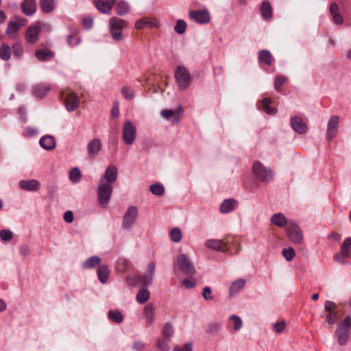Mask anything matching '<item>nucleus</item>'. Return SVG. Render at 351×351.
Segmentation results:
<instances>
[{
    "instance_id": "nucleus-38",
    "label": "nucleus",
    "mask_w": 351,
    "mask_h": 351,
    "mask_svg": "<svg viewBox=\"0 0 351 351\" xmlns=\"http://www.w3.org/2000/svg\"><path fill=\"white\" fill-rule=\"evenodd\" d=\"M40 8L44 13H50L54 9L53 0H40Z\"/></svg>"
},
{
    "instance_id": "nucleus-21",
    "label": "nucleus",
    "mask_w": 351,
    "mask_h": 351,
    "mask_svg": "<svg viewBox=\"0 0 351 351\" xmlns=\"http://www.w3.org/2000/svg\"><path fill=\"white\" fill-rule=\"evenodd\" d=\"M22 12L27 16H32L36 11L35 0H25L21 4Z\"/></svg>"
},
{
    "instance_id": "nucleus-43",
    "label": "nucleus",
    "mask_w": 351,
    "mask_h": 351,
    "mask_svg": "<svg viewBox=\"0 0 351 351\" xmlns=\"http://www.w3.org/2000/svg\"><path fill=\"white\" fill-rule=\"evenodd\" d=\"M271 101L269 98H265L262 101L263 108L264 111L268 114H274L276 112V110L274 108L270 107V104Z\"/></svg>"
},
{
    "instance_id": "nucleus-50",
    "label": "nucleus",
    "mask_w": 351,
    "mask_h": 351,
    "mask_svg": "<svg viewBox=\"0 0 351 351\" xmlns=\"http://www.w3.org/2000/svg\"><path fill=\"white\" fill-rule=\"evenodd\" d=\"M173 332V327L171 324L167 323L162 329V334L165 339L170 338Z\"/></svg>"
},
{
    "instance_id": "nucleus-6",
    "label": "nucleus",
    "mask_w": 351,
    "mask_h": 351,
    "mask_svg": "<svg viewBox=\"0 0 351 351\" xmlns=\"http://www.w3.org/2000/svg\"><path fill=\"white\" fill-rule=\"evenodd\" d=\"M110 31L113 40H121L123 38V29L126 27L127 22L117 17H112L109 21Z\"/></svg>"
},
{
    "instance_id": "nucleus-48",
    "label": "nucleus",
    "mask_w": 351,
    "mask_h": 351,
    "mask_svg": "<svg viewBox=\"0 0 351 351\" xmlns=\"http://www.w3.org/2000/svg\"><path fill=\"white\" fill-rule=\"evenodd\" d=\"M186 28V23L184 21L179 19L176 22V25L174 27L176 32L180 34H182L185 32Z\"/></svg>"
},
{
    "instance_id": "nucleus-61",
    "label": "nucleus",
    "mask_w": 351,
    "mask_h": 351,
    "mask_svg": "<svg viewBox=\"0 0 351 351\" xmlns=\"http://www.w3.org/2000/svg\"><path fill=\"white\" fill-rule=\"evenodd\" d=\"M174 351H193V346L191 343H187L182 347L176 346Z\"/></svg>"
},
{
    "instance_id": "nucleus-27",
    "label": "nucleus",
    "mask_w": 351,
    "mask_h": 351,
    "mask_svg": "<svg viewBox=\"0 0 351 351\" xmlns=\"http://www.w3.org/2000/svg\"><path fill=\"white\" fill-rule=\"evenodd\" d=\"M97 273L99 280L101 283L104 284L107 282L109 278L110 269L106 265H99L97 268Z\"/></svg>"
},
{
    "instance_id": "nucleus-11",
    "label": "nucleus",
    "mask_w": 351,
    "mask_h": 351,
    "mask_svg": "<svg viewBox=\"0 0 351 351\" xmlns=\"http://www.w3.org/2000/svg\"><path fill=\"white\" fill-rule=\"evenodd\" d=\"M137 216V207L135 206H130L123 216V226L126 229L130 228L135 223Z\"/></svg>"
},
{
    "instance_id": "nucleus-17",
    "label": "nucleus",
    "mask_w": 351,
    "mask_h": 351,
    "mask_svg": "<svg viewBox=\"0 0 351 351\" xmlns=\"http://www.w3.org/2000/svg\"><path fill=\"white\" fill-rule=\"evenodd\" d=\"M102 144L99 139L94 138L91 140L88 145L87 150L89 157L93 158L99 154L101 150Z\"/></svg>"
},
{
    "instance_id": "nucleus-10",
    "label": "nucleus",
    "mask_w": 351,
    "mask_h": 351,
    "mask_svg": "<svg viewBox=\"0 0 351 351\" xmlns=\"http://www.w3.org/2000/svg\"><path fill=\"white\" fill-rule=\"evenodd\" d=\"M287 234L290 240L295 243L299 244L303 241V235L300 228L297 224L291 221L288 223Z\"/></svg>"
},
{
    "instance_id": "nucleus-55",
    "label": "nucleus",
    "mask_w": 351,
    "mask_h": 351,
    "mask_svg": "<svg viewBox=\"0 0 351 351\" xmlns=\"http://www.w3.org/2000/svg\"><path fill=\"white\" fill-rule=\"evenodd\" d=\"M145 26L149 27H158L159 26L158 21L155 18H144Z\"/></svg>"
},
{
    "instance_id": "nucleus-60",
    "label": "nucleus",
    "mask_w": 351,
    "mask_h": 351,
    "mask_svg": "<svg viewBox=\"0 0 351 351\" xmlns=\"http://www.w3.org/2000/svg\"><path fill=\"white\" fill-rule=\"evenodd\" d=\"M212 291L209 287H206L203 289L202 296L206 300H210L213 299V296L211 295Z\"/></svg>"
},
{
    "instance_id": "nucleus-29",
    "label": "nucleus",
    "mask_w": 351,
    "mask_h": 351,
    "mask_svg": "<svg viewBox=\"0 0 351 351\" xmlns=\"http://www.w3.org/2000/svg\"><path fill=\"white\" fill-rule=\"evenodd\" d=\"M261 12L263 18L265 20L271 19L273 11L269 1H263L261 6Z\"/></svg>"
},
{
    "instance_id": "nucleus-63",
    "label": "nucleus",
    "mask_w": 351,
    "mask_h": 351,
    "mask_svg": "<svg viewBox=\"0 0 351 351\" xmlns=\"http://www.w3.org/2000/svg\"><path fill=\"white\" fill-rule=\"evenodd\" d=\"M335 302L330 301V300L326 301V302L324 304V308L327 312H328V313L333 312L334 311L333 309L335 308Z\"/></svg>"
},
{
    "instance_id": "nucleus-30",
    "label": "nucleus",
    "mask_w": 351,
    "mask_h": 351,
    "mask_svg": "<svg viewBox=\"0 0 351 351\" xmlns=\"http://www.w3.org/2000/svg\"><path fill=\"white\" fill-rule=\"evenodd\" d=\"M271 221L279 228H284L289 223L285 216L280 213L273 215L271 217Z\"/></svg>"
},
{
    "instance_id": "nucleus-62",
    "label": "nucleus",
    "mask_w": 351,
    "mask_h": 351,
    "mask_svg": "<svg viewBox=\"0 0 351 351\" xmlns=\"http://www.w3.org/2000/svg\"><path fill=\"white\" fill-rule=\"evenodd\" d=\"M183 285L187 289H191L195 287L196 283L193 279H184L182 281Z\"/></svg>"
},
{
    "instance_id": "nucleus-33",
    "label": "nucleus",
    "mask_w": 351,
    "mask_h": 351,
    "mask_svg": "<svg viewBox=\"0 0 351 351\" xmlns=\"http://www.w3.org/2000/svg\"><path fill=\"white\" fill-rule=\"evenodd\" d=\"M236 201L233 199L224 200L220 206V211L222 213H228L234 210Z\"/></svg>"
},
{
    "instance_id": "nucleus-40",
    "label": "nucleus",
    "mask_w": 351,
    "mask_h": 351,
    "mask_svg": "<svg viewBox=\"0 0 351 351\" xmlns=\"http://www.w3.org/2000/svg\"><path fill=\"white\" fill-rule=\"evenodd\" d=\"M150 296L149 291L146 289H141L136 295V300L140 304L145 303L149 299Z\"/></svg>"
},
{
    "instance_id": "nucleus-52",
    "label": "nucleus",
    "mask_w": 351,
    "mask_h": 351,
    "mask_svg": "<svg viewBox=\"0 0 351 351\" xmlns=\"http://www.w3.org/2000/svg\"><path fill=\"white\" fill-rule=\"evenodd\" d=\"M13 238V233L9 230H1L0 231V239L3 241H9Z\"/></svg>"
},
{
    "instance_id": "nucleus-20",
    "label": "nucleus",
    "mask_w": 351,
    "mask_h": 351,
    "mask_svg": "<svg viewBox=\"0 0 351 351\" xmlns=\"http://www.w3.org/2000/svg\"><path fill=\"white\" fill-rule=\"evenodd\" d=\"M182 111L177 112L173 110H163L161 115L166 119L169 120L173 124L176 125L180 121V117Z\"/></svg>"
},
{
    "instance_id": "nucleus-28",
    "label": "nucleus",
    "mask_w": 351,
    "mask_h": 351,
    "mask_svg": "<svg viewBox=\"0 0 351 351\" xmlns=\"http://www.w3.org/2000/svg\"><path fill=\"white\" fill-rule=\"evenodd\" d=\"M258 61L266 64L267 66H271L274 59L268 50L263 49L258 52Z\"/></svg>"
},
{
    "instance_id": "nucleus-44",
    "label": "nucleus",
    "mask_w": 351,
    "mask_h": 351,
    "mask_svg": "<svg viewBox=\"0 0 351 351\" xmlns=\"http://www.w3.org/2000/svg\"><path fill=\"white\" fill-rule=\"evenodd\" d=\"M149 191L156 195L160 196L163 195L165 192V189L161 184H154L149 186Z\"/></svg>"
},
{
    "instance_id": "nucleus-18",
    "label": "nucleus",
    "mask_w": 351,
    "mask_h": 351,
    "mask_svg": "<svg viewBox=\"0 0 351 351\" xmlns=\"http://www.w3.org/2000/svg\"><path fill=\"white\" fill-rule=\"evenodd\" d=\"M339 118L337 115L332 116L328 123L327 125V136L328 138H333L336 134L339 125Z\"/></svg>"
},
{
    "instance_id": "nucleus-54",
    "label": "nucleus",
    "mask_w": 351,
    "mask_h": 351,
    "mask_svg": "<svg viewBox=\"0 0 351 351\" xmlns=\"http://www.w3.org/2000/svg\"><path fill=\"white\" fill-rule=\"evenodd\" d=\"M339 319L338 313L335 311L328 313V315L326 316V322L329 324H334L337 322Z\"/></svg>"
},
{
    "instance_id": "nucleus-37",
    "label": "nucleus",
    "mask_w": 351,
    "mask_h": 351,
    "mask_svg": "<svg viewBox=\"0 0 351 351\" xmlns=\"http://www.w3.org/2000/svg\"><path fill=\"white\" fill-rule=\"evenodd\" d=\"M129 12L130 6L127 2L121 1L117 4L116 12L118 15L123 16Z\"/></svg>"
},
{
    "instance_id": "nucleus-3",
    "label": "nucleus",
    "mask_w": 351,
    "mask_h": 351,
    "mask_svg": "<svg viewBox=\"0 0 351 351\" xmlns=\"http://www.w3.org/2000/svg\"><path fill=\"white\" fill-rule=\"evenodd\" d=\"M60 97L69 112H73L79 108L80 99L77 94L73 90L71 89L62 90L60 93Z\"/></svg>"
},
{
    "instance_id": "nucleus-56",
    "label": "nucleus",
    "mask_w": 351,
    "mask_h": 351,
    "mask_svg": "<svg viewBox=\"0 0 351 351\" xmlns=\"http://www.w3.org/2000/svg\"><path fill=\"white\" fill-rule=\"evenodd\" d=\"M141 280V276H127L126 282L132 287H134L137 285V282Z\"/></svg>"
},
{
    "instance_id": "nucleus-47",
    "label": "nucleus",
    "mask_w": 351,
    "mask_h": 351,
    "mask_svg": "<svg viewBox=\"0 0 351 351\" xmlns=\"http://www.w3.org/2000/svg\"><path fill=\"white\" fill-rule=\"evenodd\" d=\"M129 266V262L125 258H119L117 261V268L119 271H126L128 269Z\"/></svg>"
},
{
    "instance_id": "nucleus-19",
    "label": "nucleus",
    "mask_w": 351,
    "mask_h": 351,
    "mask_svg": "<svg viewBox=\"0 0 351 351\" xmlns=\"http://www.w3.org/2000/svg\"><path fill=\"white\" fill-rule=\"evenodd\" d=\"M39 34L40 33L34 24L28 27L25 34V38L27 43L29 44L36 43L38 40Z\"/></svg>"
},
{
    "instance_id": "nucleus-5",
    "label": "nucleus",
    "mask_w": 351,
    "mask_h": 351,
    "mask_svg": "<svg viewBox=\"0 0 351 351\" xmlns=\"http://www.w3.org/2000/svg\"><path fill=\"white\" fill-rule=\"evenodd\" d=\"M27 23V20L21 16H15L14 20L10 21L8 23L7 29L5 30L6 36L12 39L16 40L19 36V32L21 28L25 26Z\"/></svg>"
},
{
    "instance_id": "nucleus-45",
    "label": "nucleus",
    "mask_w": 351,
    "mask_h": 351,
    "mask_svg": "<svg viewBox=\"0 0 351 351\" xmlns=\"http://www.w3.org/2000/svg\"><path fill=\"white\" fill-rule=\"evenodd\" d=\"M39 33L49 32L51 30V26L49 23L38 21L34 23Z\"/></svg>"
},
{
    "instance_id": "nucleus-41",
    "label": "nucleus",
    "mask_w": 351,
    "mask_h": 351,
    "mask_svg": "<svg viewBox=\"0 0 351 351\" xmlns=\"http://www.w3.org/2000/svg\"><path fill=\"white\" fill-rule=\"evenodd\" d=\"M82 175L80 170L77 167H74L69 172V179L73 183L78 182Z\"/></svg>"
},
{
    "instance_id": "nucleus-59",
    "label": "nucleus",
    "mask_w": 351,
    "mask_h": 351,
    "mask_svg": "<svg viewBox=\"0 0 351 351\" xmlns=\"http://www.w3.org/2000/svg\"><path fill=\"white\" fill-rule=\"evenodd\" d=\"M83 26L86 29H90L93 24V19L91 16H86L82 21Z\"/></svg>"
},
{
    "instance_id": "nucleus-13",
    "label": "nucleus",
    "mask_w": 351,
    "mask_h": 351,
    "mask_svg": "<svg viewBox=\"0 0 351 351\" xmlns=\"http://www.w3.org/2000/svg\"><path fill=\"white\" fill-rule=\"evenodd\" d=\"M189 17L200 24L208 23L210 21V14L207 10H191Z\"/></svg>"
},
{
    "instance_id": "nucleus-36",
    "label": "nucleus",
    "mask_w": 351,
    "mask_h": 351,
    "mask_svg": "<svg viewBox=\"0 0 351 351\" xmlns=\"http://www.w3.org/2000/svg\"><path fill=\"white\" fill-rule=\"evenodd\" d=\"M11 56V48L5 43L0 45V58L4 61L10 60Z\"/></svg>"
},
{
    "instance_id": "nucleus-57",
    "label": "nucleus",
    "mask_w": 351,
    "mask_h": 351,
    "mask_svg": "<svg viewBox=\"0 0 351 351\" xmlns=\"http://www.w3.org/2000/svg\"><path fill=\"white\" fill-rule=\"evenodd\" d=\"M14 55L16 57H21L23 54V47L21 43H14L12 45Z\"/></svg>"
},
{
    "instance_id": "nucleus-15",
    "label": "nucleus",
    "mask_w": 351,
    "mask_h": 351,
    "mask_svg": "<svg viewBox=\"0 0 351 351\" xmlns=\"http://www.w3.org/2000/svg\"><path fill=\"white\" fill-rule=\"evenodd\" d=\"M155 267L156 265L154 262L149 263L144 275L141 276V281L144 287H147L152 284L155 274Z\"/></svg>"
},
{
    "instance_id": "nucleus-2",
    "label": "nucleus",
    "mask_w": 351,
    "mask_h": 351,
    "mask_svg": "<svg viewBox=\"0 0 351 351\" xmlns=\"http://www.w3.org/2000/svg\"><path fill=\"white\" fill-rule=\"evenodd\" d=\"M252 173L257 180L262 182H269L274 177V172L269 168L265 167L260 161L253 163Z\"/></svg>"
},
{
    "instance_id": "nucleus-22",
    "label": "nucleus",
    "mask_w": 351,
    "mask_h": 351,
    "mask_svg": "<svg viewBox=\"0 0 351 351\" xmlns=\"http://www.w3.org/2000/svg\"><path fill=\"white\" fill-rule=\"evenodd\" d=\"M40 184L36 180H21L19 187L25 191H36L40 189Z\"/></svg>"
},
{
    "instance_id": "nucleus-9",
    "label": "nucleus",
    "mask_w": 351,
    "mask_h": 351,
    "mask_svg": "<svg viewBox=\"0 0 351 351\" xmlns=\"http://www.w3.org/2000/svg\"><path fill=\"white\" fill-rule=\"evenodd\" d=\"M136 136V128L130 121H127L123 123L122 137L124 143L130 145L134 143Z\"/></svg>"
},
{
    "instance_id": "nucleus-12",
    "label": "nucleus",
    "mask_w": 351,
    "mask_h": 351,
    "mask_svg": "<svg viewBox=\"0 0 351 351\" xmlns=\"http://www.w3.org/2000/svg\"><path fill=\"white\" fill-rule=\"evenodd\" d=\"M351 247V237H348L344 240L341 246L339 254L335 255V259L340 263H344L346 258L350 256V248Z\"/></svg>"
},
{
    "instance_id": "nucleus-16",
    "label": "nucleus",
    "mask_w": 351,
    "mask_h": 351,
    "mask_svg": "<svg viewBox=\"0 0 351 351\" xmlns=\"http://www.w3.org/2000/svg\"><path fill=\"white\" fill-rule=\"evenodd\" d=\"M291 125L292 129L300 134L307 132L308 127L300 117H294L291 119Z\"/></svg>"
},
{
    "instance_id": "nucleus-7",
    "label": "nucleus",
    "mask_w": 351,
    "mask_h": 351,
    "mask_svg": "<svg viewBox=\"0 0 351 351\" xmlns=\"http://www.w3.org/2000/svg\"><path fill=\"white\" fill-rule=\"evenodd\" d=\"M175 79L178 86L181 90H186L191 84L190 73L184 66H179L175 71Z\"/></svg>"
},
{
    "instance_id": "nucleus-35",
    "label": "nucleus",
    "mask_w": 351,
    "mask_h": 351,
    "mask_svg": "<svg viewBox=\"0 0 351 351\" xmlns=\"http://www.w3.org/2000/svg\"><path fill=\"white\" fill-rule=\"evenodd\" d=\"M108 317L116 324H120L123 320V316L119 310H110L108 313Z\"/></svg>"
},
{
    "instance_id": "nucleus-32",
    "label": "nucleus",
    "mask_w": 351,
    "mask_h": 351,
    "mask_svg": "<svg viewBox=\"0 0 351 351\" xmlns=\"http://www.w3.org/2000/svg\"><path fill=\"white\" fill-rule=\"evenodd\" d=\"M35 56L40 61H48L54 57V53L47 49H39L38 50Z\"/></svg>"
},
{
    "instance_id": "nucleus-58",
    "label": "nucleus",
    "mask_w": 351,
    "mask_h": 351,
    "mask_svg": "<svg viewBox=\"0 0 351 351\" xmlns=\"http://www.w3.org/2000/svg\"><path fill=\"white\" fill-rule=\"evenodd\" d=\"M286 326V324L284 321L277 322L273 326L274 330L277 333L282 332Z\"/></svg>"
},
{
    "instance_id": "nucleus-25",
    "label": "nucleus",
    "mask_w": 351,
    "mask_h": 351,
    "mask_svg": "<svg viewBox=\"0 0 351 351\" xmlns=\"http://www.w3.org/2000/svg\"><path fill=\"white\" fill-rule=\"evenodd\" d=\"M51 88L49 84H40L34 87L33 92L36 97L43 98L47 95Z\"/></svg>"
},
{
    "instance_id": "nucleus-46",
    "label": "nucleus",
    "mask_w": 351,
    "mask_h": 351,
    "mask_svg": "<svg viewBox=\"0 0 351 351\" xmlns=\"http://www.w3.org/2000/svg\"><path fill=\"white\" fill-rule=\"evenodd\" d=\"M170 237L173 242H179L182 239L181 230L178 228H173L170 232Z\"/></svg>"
},
{
    "instance_id": "nucleus-1",
    "label": "nucleus",
    "mask_w": 351,
    "mask_h": 351,
    "mask_svg": "<svg viewBox=\"0 0 351 351\" xmlns=\"http://www.w3.org/2000/svg\"><path fill=\"white\" fill-rule=\"evenodd\" d=\"M350 328L351 317L348 315L341 322L338 324L337 328L335 332V336L337 339L339 345L344 346L346 344L350 337Z\"/></svg>"
},
{
    "instance_id": "nucleus-39",
    "label": "nucleus",
    "mask_w": 351,
    "mask_h": 351,
    "mask_svg": "<svg viewBox=\"0 0 351 351\" xmlns=\"http://www.w3.org/2000/svg\"><path fill=\"white\" fill-rule=\"evenodd\" d=\"M145 319L146 322L151 325L154 319V306L151 304H149L145 306Z\"/></svg>"
},
{
    "instance_id": "nucleus-42",
    "label": "nucleus",
    "mask_w": 351,
    "mask_h": 351,
    "mask_svg": "<svg viewBox=\"0 0 351 351\" xmlns=\"http://www.w3.org/2000/svg\"><path fill=\"white\" fill-rule=\"evenodd\" d=\"M229 324H232L233 328L237 331L241 328L243 322L239 316L231 315L229 317Z\"/></svg>"
},
{
    "instance_id": "nucleus-14",
    "label": "nucleus",
    "mask_w": 351,
    "mask_h": 351,
    "mask_svg": "<svg viewBox=\"0 0 351 351\" xmlns=\"http://www.w3.org/2000/svg\"><path fill=\"white\" fill-rule=\"evenodd\" d=\"M228 244V242L226 241L224 239H208L206 241V247L221 252H226L229 251L230 248Z\"/></svg>"
},
{
    "instance_id": "nucleus-8",
    "label": "nucleus",
    "mask_w": 351,
    "mask_h": 351,
    "mask_svg": "<svg viewBox=\"0 0 351 351\" xmlns=\"http://www.w3.org/2000/svg\"><path fill=\"white\" fill-rule=\"evenodd\" d=\"M176 267L186 275H193L195 271L193 263L185 254H180L177 256L175 262Z\"/></svg>"
},
{
    "instance_id": "nucleus-53",
    "label": "nucleus",
    "mask_w": 351,
    "mask_h": 351,
    "mask_svg": "<svg viewBox=\"0 0 351 351\" xmlns=\"http://www.w3.org/2000/svg\"><path fill=\"white\" fill-rule=\"evenodd\" d=\"M121 93L126 99L132 100L134 98V91L128 86H124L121 90Z\"/></svg>"
},
{
    "instance_id": "nucleus-23",
    "label": "nucleus",
    "mask_w": 351,
    "mask_h": 351,
    "mask_svg": "<svg viewBox=\"0 0 351 351\" xmlns=\"http://www.w3.org/2000/svg\"><path fill=\"white\" fill-rule=\"evenodd\" d=\"M117 168L113 165H110L106 169L104 178H101V179H104L106 183H110V184H112L117 178Z\"/></svg>"
},
{
    "instance_id": "nucleus-34",
    "label": "nucleus",
    "mask_w": 351,
    "mask_h": 351,
    "mask_svg": "<svg viewBox=\"0 0 351 351\" xmlns=\"http://www.w3.org/2000/svg\"><path fill=\"white\" fill-rule=\"evenodd\" d=\"M101 259L97 256H93L86 260L83 263L84 269H92L96 266H99Z\"/></svg>"
},
{
    "instance_id": "nucleus-64",
    "label": "nucleus",
    "mask_w": 351,
    "mask_h": 351,
    "mask_svg": "<svg viewBox=\"0 0 351 351\" xmlns=\"http://www.w3.org/2000/svg\"><path fill=\"white\" fill-rule=\"evenodd\" d=\"M333 22L337 25H341L343 23V16L339 13L332 15Z\"/></svg>"
},
{
    "instance_id": "nucleus-49",
    "label": "nucleus",
    "mask_w": 351,
    "mask_h": 351,
    "mask_svg": "<svg viewBox=\"0 0 351 351\" xmlns=\"http://www.w3.org/2000/svg\"><path fill=\"white\" fill-rule=\"evenodd\" d=\"M282 255L287 261H291L295 256V253L293 247L285 248L282 252Z\"/></svg>"
},
{
    "instance_id": "nucleus-51",
    "label": "nucleus",
    "mask_w": 351,
    "mask_h": 351,
    "mask_svg": "<svg viewBox=\"0 0 351 351\" xmlns=\"http://www.w3.org/2000/svg\"><path fill=\"white\" fill-rule=\"evenodd\" d=\"M287 80V77L282 75H278L276 77V80L274 83V86L276 90L280 91L281 86Z\"/></svg>"
},
{
    "instance_id": "nucleus-24",
    "label": "nucleus",
    "mask_w": 351,
    "mask_h": 351,
    "mask_svg": "<svg viewBox=\"0 0 351 351\" xmlns=\"http://www.w3.org/2000/svg\"><path fill=\"white\" fill-rule=\"evenodd\" d=\"M40 145L45 149L51 151L56 147V140L50 135L43 136L39 141Z\"/></svg>"
},
{
    "instance_id": "nucleus-4",
    "label": "nucleus",
    "mask_w": 351,
    "mask_h": 351,
    "mask_svg": "<svg viewBox=\"0 0 351 351\" xmlns=\"http://www.w3.org/2000/svg\"><path fill=\"white\" fill-rule=\"evenodd\" d=\"M112 193V186L106 183L104 179H100L98 184L97 196L101 206L107 208Z\"/></svg>"
},
{
    "instance_id": "nucleus-26",
    "label": "nucleus",
    "mask_w": 351,
    "mask_h": 351,
    "mask_svg": "<svg viewBox=\"0 0 351 351\" xmlns=\"http://www.w3.org/2000/svg\"><path fill=\"white\" fill-rule=\"evenodd\" d=\"M93 3L95 8L101 13H109L113 8L108 0H95Z\"/></svg>"
},
{
    "instance_id": "nucleus-31",
    "label": "nucleus",
    "mask_w": 351,
    "mask_h": 351,
    "mask_svg": "<svg viewBox=\"0 0 351 351\" xmlns=\"http://www.w3.org/2000/svg\"><path fill=\"white\" fill-rule=\"evenodd\" d=\"M245 285V280L241 278L234 281L230 287V295L233 296L237 293H239L244 287Z\"/></svg>"
}]
</instances>
